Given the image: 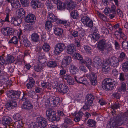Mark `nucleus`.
<instances>
[{
    "mask_svg": "<svg viewBox=\"0 0 128 128\" xmlns=\"http://www.w3.org/2000/svg\"><path fill=\"white\" fill-rule=\"evenodd\" d=\"M115 81L114 80L106 78L102 82V87L104 90H112L115 88Z\"/></svg>",
    "mask_w": 128,
    "mask_h": 128,
    "instance_id": "f257e3e1",
    "label": "nucleus"
},
{
    "mask_svg": "<svg viewBox=\"0 0 128 128\" xmlns=\"http://www.w3.org/2000/svg\"><path fill=\"white\" fill-rule=\"evenodd\" d=\"M128 119V111L125 112L120 116H117L114 119L116 121L118 126L122 125L125 123V122Z\"/></svg>",
    "mask_w": 128,
    "mask_h": 128,
    "instance_id": "f03ea898",
    "label": "nucleus"
},
{
    "mask_svg": "<svg viewBox=\"0 0 128 128\" xmlns=\"http://www.w3.org/2000/svg\"><path fill=\"white\" fill-rule=\"evenodd\" d=\"M49 100H47L45 103V105L47 106L49 105L50 102L53 103L54 107L58 106L60 104V100L59 98L56 96H52L49 98Z\"/></svg>",
    "mask_w": 128,
    "mask_h": 128,
    "instance_id": "7ed1b4c3",
    "label": "nucleus"
},
{
    "mask_svg": "<svg viewBox=\"0 0 128 128\" xmlns=\"http://www.w3.org/2000/svg\"><path fill=\"white\" fill-rule=\"evenodd\" d=\"M6 94L9 98H11L13 100H16L19 98L21 92H20L14 91L10 90L8 91Z\"/></svg>",
    "mask_w": 128,
    "mask_h": 128,
    "instance_id": "20e7f679",
    "label": "nucleus"
},
{
    "mask_svg": "<svg viewBox=\"0 0 128 128\" xmlns=\"http://www.w3.org/2000/svg\"><path fill=\"white\" fill-rule=\"evenodd\" d=\"M66 46L65 44L60 43L57 44L54 47V52L56 54L58 55L65 50Z\"/></svg>",
    "mask_w": 128,
    "mask_h": 128,
    "instance_id": "39448f33",
    "label": "nucleus"
},
{
    "mask_svg": "<svg viewBox=\"0 0 128 128\" xmlns=\"http://www.w3.org/2000/svg\"><path fill=\"white\" fill-rule=\"evenodd\" d=\"M96 73L91 72L85 75V76L90 79L92 84L95 86L97 84V76Z\"/></svg>",
    "mask_w": 128,
    "mask_h": 128,
    "instance_id": "423d86ee",
    "label": "nucleus"
},
{
    "mask_svg": "<svg viewBox=\"0 0 128 128\" xmlns=\"http://www.w3.org/2000/svg\"><path fill=\"white\" fill-rule=\"evenodd\" d=\"M21 101L24 102V104L22 106V108L23 109L30 110L32 108L33 106L30 101L26 98L23 97Z\"/></svg>",
    "mask_w": 128,
    "mask_h": 128,
    "instance_id": "0eeeda50",
    "label": "nucleus"
},
{
    "mask_svg": "<svg viewBox=\"0 0 128 128\" xmlns=\"http://www.w3.org/2000/svg\"><path fill=\"white\" fill-rule=\"evenodd\" d=\"M25 20L26 22L29 23L31 25H32L35 23L36 18L34 15L30 14L25 17Z\"/></svg>",
    "mask_w": 128,
    "mask_h": 128,
    "instance_id": "6e6552de",
    "label": "nucleus"
},
{
    "mask_svg": "<svg viewBox=\"0 0 128 128\" xmlns=\"http://www.w3.org/2000/svg\"><path fill=\"white\" fill-rule=\"evenodd\" d=\"M37 120L38 126L41 128H45L48 125L46 119L43 117H38L37 118Z\"/></svg>",
    "mask_w": 128,
    "mask_h": 128,
    "instance_id": "1a4fd4ad",
    "label": "nucleus"
},
{
    "mask_svg": "<svg viewBox=\"0 0 128 128\" xmlns=\"http://www.w3.org/2000/svg\"><path fill=\"white\" fill-rule=\"evenodd\" d=\"M58 91L61 93L64 94L66 93L69 90L68 86L64 84H61L58 86Z\"/></svg>",
    "mask_w": 128,
    "mask_h": 128,
    "instance_id": "9d476101",
    "label": "nucleus"
},
{
    "mask_svg": "<svg viewBox=\"0 0 128 128\" xmlns=\"http://www.w3.org/2000/svg\"><path fill=\"white\" fill-rule=\"evenodd\" d=\"M75 2L72 0H67L66 2V8L69 10H72L75 8Z\"/></svg>",
    "mask_w": 128,
    "mask_h": 128,
    "instance_id": "9b49d317",
    "label": "nucleus"
},
{
    "mask_svg": "<svg viewBox=\"0 0 128 128\" xmlns=\"http://www.w3.org/2000/svg\"><path fill=\"white\" fill-rule=\"evenodd\" d=\"M102 64V60L99 56H96L94 59L93 65L96 68H98Z\"/></svg>",
    "mask_w": 128,
    "mask_h": 128,
    "instance_id": "f8f14e48",
    "label": "nucleus"
},
{
    "mask_svg": "<svg viewBox=\"0 0 128 128\" xmlns=\"http://www.w3.org/2000/svg\"><path fill=\"white\" fill-rule=\"evenodd\" d=\"M71 57L70 56H66L64 58L62 61V67L65 68L70 64L72 61Z\"/></svg>",
    "mask_w": 128,
    "mask_h": 128,
    "instance_id": "ddd939ff",
    "label": "nucleus"
},
{
    "mask_svg": "<svg viewBox=\"0 0 128 128\" xmlns=\"http://www.w3.org/2000/svg\"><path fill=\"white\" fill-rule=\"evenodd\" d=\"M76 47L73 44H71L67 47V52L69 54H72L76 52Z\"/></svg>",
    "mask_w": 128,
    "mask_h": 128,
    "instance_id": "4468645a",
    "label": "nucleus"
},
{
    "mask_svg": "<svg viewBox=\"0 0 128 128\" xmlns=\"http://www.w3.org/2000/svg\"><path fill=\"white\" fill-rule=\"evenodd\" d=\"M106 40L104 39L100 40L98 44V47L99 50H104L106 47Z\"/></svg>",
    "mask_w": 128,
    "mask_h": 128,
    "instance_id": "2eb2a0df",
    "label": "nucleus"
},
{
    "mask_svg": "<svg viewBox=\"0 0 128 128\" xmlns=\"http://www.w3.org/2000/svg\"><path fill=\"white\" fill-rule=\"evenodd\" d=\"M12 122L11 118L8 116H4L2 119V123L4 126L9 125L11 124Z\"/></svg>",
    "mask_w": 128,
    "mask_h": 128,
    "instance_id": "dca6fc26",
    "label": "nucleus"
},
{
    "mask_svg": "<svg viewBox=\"0 0 128 128\" xmlns=\"http://www.w3.org/2000/svg\"><path fill=\"white\" fill-rule=\"evenodd\" d=\"M22 22V20L21 18L18 17L12 18L11 21V23L15 26H19Z\"/></svg>",
    "mask_w": 128,
    "mask_h": 128,
    "instance_id": "f3484780",
    "label": "nucleus"
},
{
    "mask_svg": "<svg viewBox=\"0 0 128 128\" xmlns=\"http://www.w3.org/2000/svg\"><path fill=\"white\" fill-rule=\"evenodd\" d=\"M75 80L78 83L86 85L88 84V82L86 80L83 78H78L76 76L74 77Z\"/></svg>",
    "mask_w": 128,
    "mask_h": 128,
    "instance_id": "a211bd4d",
    "label": "nucleus"
},
{
    "mask_svg": "<svg viewBox=\"0 0 128 128\" xmlns=\"http://www.w3.org/2000/svg\"><path fill=\"white\" fill-rule=\"evenodd\" d=\"M64 79L67 81V83L70 85H73L74 84V79L71 76L68 75H66L64 76Z\"/></svg>",
    "mask_w": 128,
    "mask_h": 128,
    "instance_id": "6ab92c4d",
    "label": "nucleus"
},
{
    "mask_svg": "<svg viewBox=\"0 0 128 128\" xmlns=\"http://www.w3.org/2000/svg\"><path fill=\"white\" fill-rule=\"evenodd\" d=\"M17 106V104L16 102H15L12 101L8 102L6 105V108L8 110L11 109Z\"/></svg>",
    "mask_w": 128,
    "mask_h": 128,
    "instance_id": "aec40b11",
    "label": "nucleus"
},
{
    "mask_svg": "<svg viewBox=\"0 0 128 128\" xmlns=\"http://www.w3.org/2000/svg\"><path fill=\"white\" fill-rule=\"evenodd\" d=\"M110 68L109 65L104 61L103 62V65L102 68V72L105 74H107L109 72L110 70Z\"/></svg>",
    "mask_w": 128,
    "mask_h": 128,
    "instance_id": "412c9836",
    "label": "nucleus"
},
{
    "mask_svg": "<svg viewBox=\"0 0 128 128\" xmlns=\"http://www.w3.org/2000/svg\"><path fill=\"white\" fill-rule=\"evenodd\" d=\"M16 13L18 15V17L21 19L25 17V11L23 8H21L17 10Z\"/></svg>",
    "mask_w": 128,
    "mask_h": 128,
    "instance_id": "4be33fe9",
    "label": "nucleus"
},
{
    "mask_svg": "<svg viewBox=\"0 0 128 128\" xmlns=\"http://www.w3.org/2000/svg\"><path fill=\"white\" fill-rule=\"evenodd\" d=\"M32 6L34 8L40 7L41 4L38 0H32L31 3Z\"/></svg>",
    "mask_w": 128,
    "mask_h": 128,
    "instance_id": "5701e85b",
    "label": "nucleus"
},
{
    "mask_svg": "<svg viewBox=\"0 0 128 128\" xmlns=\"http://www.w3.org/2000/svg\"><path fill=\"white\" fill-rule=\"evenodd\" d=\"M116 121L114 119H110L108 124L107 127L108 128H116L118 126L116 122Z\"/></svg>",
    "mask_w": 128,
    "mask_h": 128,
    "instance_id": "b1692460",
    "label": "nucleus"
},
{
    "mask_svg": "<svg viewBox=\"0 0 128 128\" xmlns=\"http://www.w3.org/2000/svg\"><path fill=\"white\" fill-rule=\"evenodd\" d=\"M48 120L52 122L59 121L60 120V117L59 116L56 117V113L51 115L50 116L47 118Z\"/></svg>",
    "mask_w": 128,
    "mask_h": 128,
    "instance_id": "393cba45",
    "label": "nucleus"
},
{
    "mask_svg": "<svg viewBox=\"0 0 128 128\" xmlns=\"http://www.w3.org/2000/svg\"><path fill=\"white\" fill-rule=\"evenodd\" d=\"M32 40L34 42H37L40 40V36L38 33L34 32L31 35Z\"/></svg>",
    "mask_w": 128,
    "mask_h": 128,
    "instance_id": "a878e982",
    "label": "nucleus"
},
{
    "mask_svg": "<svg viewBox=\"0 0 128 128\" xmlns=\"http://www.w3.org/2000/svg\"><path fill=\"white\" fill-rule=\"evenodd\" d=\"M86 98V100L85 102L88 103L92 105L94 99V96L91 94H88Z\"/></svg>",
    "mask_w": 128,
    "mask_h": 128,
    "instance_id": "bb28decb",
    "label": "nucleus"
},
{
    "mask_svg": "<svg viewBox=\"0 0 128 128\" xmlns=\"http://www.w3.org/2000/svg\"><path fill=\"white\" fill-rule=\"evenodd\" d=\"M29 80L30 82L27 84L26 86L28 89H31L35 85V82L34 80L32 78H30Z\"/></svg>",
    "mask_w": 128,
    "mask_h": 128,
    "instance_id": "cd10ccee",
    "label": "nucleus"
},
{
    "mask_svg": "<svg viewBox=\"0 0 128 128\" xmlns=\"http://www.w3.org/2000/svg\"><path fill=\"white\" fill-rule=\"evenodd\" d=\"M69 69L70 73L73 74H76L78 70L77 67L73 64L70 65Z\"/></svg>",
    "mask_w": 128,
    "mask_h": 128,
    "instance_id": "c85d7f7f",
    "label": "nucleus"
},
{
    "mask_svg": "<svg viewBox=\"0 0 128 128\" xmlns=\"http://www.w3.org/2000/svg\"><path fill=\"white\" fill-rule=\"evenodd\" d=\"M19 0H12V1L11 3L12 7L17 9L21 5Z\"/></svg>",
    "mask_w": 128,
    "mask_h": 128,
    "instance_id": "c756f323",
    "label": "nucleus"
},
{
    "mask_svg": "<svg viewBox=\"0 0 128 128\" xmlns=\"http://www.w3.org/2000/svg\"><path fill=\"white\" fill-rule=\"evenodd\" d=\"M126 86L125 83L122 82V83L121 85L118 88V91L120 92L122 94L124 93L126 91Z\"/></svg>",
    "mask_w": 128,
    "mask_h": 128,
    "instance_id": "7c9ffc66",
    "label": "nucleus"
},
{
    "mask_svg": "<svg viewBox=\"0 0 128 128\" xmlns=\"http://www.w3.org/2000/svg\"><path fill=\"white\" fill-rule=\"evenodd\" d=\"M48 21H49L52 22H56V20H58L56 18V17L52 14H49L48 16Z\"/></svg>",
    "mask_w": 128,
    "mask_h": 128,
    "instance_id": "2f4dec72",
    "label": "nucleus"
},
{
    "mask_svg": "<svg viewBox=\"0 0 128 128\" xmlns=\"http://www.w3.org/2000/svg\"><path fill=\"white\" fill-rule=\"evenodd\" d=\"M24 96L23 97H26L28 95V96H30L31 97H32L35 94V92L34 91H28V90H25L23 92Z\"/></svg>",
    "mask_w": 128,
    "mask_h": 128,
    "instance_id": "473e14b6",
    "label": "nucleus"
},
{
    "mask_svg": "<svg viewBox=\"0 0 128 128\" xmlns=\"http://www.w3.org/2000/svg\"><path fill=\"white\" fill-rule=\"evenodd\" d=\"M74 57L75 58L80 61L82 63L85 64L86 63V61H84L83 60L82 56L79 53H75L74 54Z\"/></svg>",
    "mask_w": 128,
    "mask_h": 128,
    "instance_id": "72a5a7b5",
    "label": "nucleus"
},
{
    "mask_svg": "<svg viewBox=\"0 0 128 128\" xmlns=\"http://www.w3.org/2000/svg\"><path fill=\"white\" fill-rule=\"evenodd\" d=\"M16 60L15 58L12 56L9 55L6 58V61L8 64L13 63Z\"/></svg>",
    "mask_w": 128,
    "mask_h": 128,
    "instance_id": "f704fd0d",
    "label": "nucleus"
},
{
    "mask_svg": "<svg viewBox=\"0 0 128 128\" xmlns=\"http://www.w3.org/2000/svg\"><path fill=\"white\" fill-rule=\"evenodd\" d=\"M115 57L114 56L111 57L109 58L108 59H106L104 61L106 62L108 64L110 65L111 66L113 64Z\"/></svg>",
    "mask_w": 128,
    "mask_h": 128,
    "instance_id": "c9c22d12",
    "label": "nucleus"
},
{
    "mask_svg": "<svg viewBox=\"0 0 128 128\" xmlns=\"http://www.w3.org/2000/svg\"><path fill=\"white\" fill-rule=\"evenodd\" d=\"M97 30H95L93 34L92 35V38L93 40L97 41L100 38V35L96 32L97 31Z\"/></svg>",
    "mask_w": 128,
    "mask_h": 128,
    "instance_id": "e433bc0d",
    "label": "nucleus"
},
{
    "mask_svg": "<svg viewBox=\"0 0 128 128\" xmlns=\"http://www.w3.org/2000/svg\"><path fill=\"white\" fill-rule=\"evenodd\" d=\"M18 42V39L16 36H14L11 38L9 41V44H17Z\"/></svg>",
    "mask_w": 128,
    "mask_h": 128,
    "instance_id": "4c0bfd02",
    "label": "nucleus"
},
{
    "mask_svg": "<svg viewBox=\"0 0 128 128\" xmlns=\"http://www.w3.org/2000/svg\"><path fill=\"white\" fill-rule=\"evenodd\" d=\"M56 113L51 108L48 109L46 111V115L47 118Z\"/></svg>",
    "mask_w": 128,
    "mask_h": 128,
    "instance_id": "58836bf2",
    "label": "nucleus"
},
{
    "mask_svg": "<svg viewBox=\"0 0 128 128\" xmlns=\"http://www.w3.org/2000/svg\"><path fill=\"white\" fill-rule=\"evenodd\" d=\"M54 33L56 35L60 36L62 34L63 30L62 29L56 28L54 29Z\"/></svg>",
    "mask_w": 128,
    "mask_h": 128,
    "instance_id": "ea45409f",
    "label": "nucleus"
},
{
    "mask_svg": "<svg viewBox=\"0 0 128 128\" xmlns=\"http://www.w3.org/2000/svg\"><path fill=\"white\" fill-rule=\"evenodd\" d=\"M48 66L50 68H54L57 66V64L56 62L54 61H51L47 63Z\"/></svg>",
    "mask_w": 128,
    "mask_h": 128,
    "instance_id": "a19ab883",
    "label": "nucleus"
},
{
    "mask_svg": "<svg viewBox=\"0 0 128 128\" xmlns=\"http://www.w3.org/2000/svg\"><path fill=\"white\" fill-rule=\"evenodd\" d=\"M50 48L49 45L46 43H44L42 46L43 50L46 52H48L50 50Z\"/></svg>",
    "mask_w": 128,
    "mask_h": 128,
    "instance_id": "79ce46f5",
    "label": "nucleus"
},
{
    "mask_svg": "<svg viewBox=\"0 0 128 128\" xmlns=\"http://www.w3.org/2000/svg\"><path fill=\"white\" fill-rule=\"evenodd\" d=\"M78 12L77 10H73L71 13L72 17L74 19H77L78 17Z\"/></svg>",
    "mask_w": 128,
    "mask_h": 128,
    "instance_id": "37998d69",
    "label": "nucleus"
},
{
    "mask_svg": "<svg viewBox=\"0 0 128 128\" xmlns=\"http://www.w3.org/2000/svg\"><path fill=\"white\" fill-rule=\"evenodd\" d=\"M42 86L43 88H46L47 89H51L50 84L48 82H43L42 84Z\"/></svg>",
    "mask_w": 128,
    "mask_h": 128,
    "instance_id": "c03bdc74",
    "label": "nucleus"
},
{
    "mask_svg": "<svg viewBox=\"0 0 128 128\" xmlns=\"http://www.w3.org/2000/svg\"><path fill=\"white\" fill-rule=\"evenodd\" d=\"M22 122L18 121L14 123V126L16 128H20L23 126Z\"/></svg>",
    "mask_w": 128,
    "mask_h": 128,
    "instance_id": "a18cd8bd",
    "label": "nucleus"
},
{
    "mask_svg": "<svg viewBox=\"0 0 128 128\" xmlns=\"http://www.w3.org/2000/svg\"><path fill=\"white\" fill-rule=\"evenodd\" d=\"M22 6L25 7H27L29 5V0H20Z\"/></svg>",
    "mask_w": 128,
    "mask_h": 128,
    "instance_id": "49530a36",
    "label": "nucleus"
},
{
    "mask_svg": "<svg viewBox=\"0 0 128 128\" xmlns=\"http://www.w3.org/2000/svg\"><path fill=\"white\" fill-rule=\"evenodd\" d=\"M87 122L88 125L90 127H93L96 124V122L94 120L91 119L89 120Z\"/></svg>",
    "mask_w": 128,
    "mask_h": 128,
    "instance_id": "de8ad7c7",
    "label": "nucleus"
},
{
    "mask_svg": "<svg viewBox=\"0 0 128 128\" xmlns=\"http://www.w3.org/2000/svg\"><path fill=\"white\" fill-rule=\"evenodd\" d=\"M122 46L124 49L126 50L128 49V42L126 40L124 41L122 43Z\"/></svg>",
    "mask_w": 128,
    "mask_h": 128,
    "instance_id": "09e8293b",
    "label": "nucleus"
},
{
    "mask_svg": "<svg viewBox=\"0 0 128 128\" xmlns=\"http://www.w3.org/2000/svg\"><path fill=\"white\" fill-rule=\"evenodd\" d=\"M90 19L89 18L86 16H84L82 18L81 21L82 22L85 24H87V22H88Z\"/></svg>",
    "mask_w": 128,
    "mask_h": 128,
    "instance_id": "8fccbe9b",
    "label": "nucleus"
},
{
    "mask_svg": "<svg viewBox=\"0 0 128 128\" xmlns=\"http://www.w3.org/2000/svg\"><path fill=\"white\" fill-rule=\"evenodd\" d=\"M114 60H115L114 61L113 64H112L111 66L115 68H117L119 65V61L118 59L116 58V57L115 58Z\"/></svg>",
    "mask_w": 128,
    "mask_h": 128,
    "instance_id": "3c124183",
    "label": "nucleus"
},
{
    "mask_svg": "<svg viewBox=\"0 0 128 128\" xmlns=\"http://www.w3.org/2000/svg\"><path fill=\"white\" fill-rule=\"evenodd\" d=\"M92 105L85 102V105L83 106V109L85 111L88 110H90V108Z\"/></svg>",
    "mask_w": 128,
    "mask_h": 128,
    "instance_id": "603ef678",
    "label": "nucleus"
},
{
    "mask_svg": "<svg viewBox=\"0 0 128 128\" xmlns=\"http://www.w3.org/2000/svg\"><path fill=\"white\" fill-rule=\"evenodd\" d=\"M51 22L49 21H48L46 22L45 24L46 28L48 29L49 30H51L52 27V24Z\"/></svg>",
    "mask_w": 128,
    "mask_h": 128,
    "instance_id": "864d4df0",
    "label": "nucleus"
},
{
    "mask_svg": "<svg viewBox=\"0 0 128 128\" xmlns=\"http://www.w3.org/2000/svg\"><path fill=\"white\" fill-rule=\"evenodd\" d=\"M14 29L9 28H8V30L7 33V36H10L13 35L14 34Z\"/></svg>",
    "mask_w": 128,
    "mask_h": 128,
    "instance_id": "5fc2aeb1",
    "label": "nucleus"
},
{
    "mask_svg": "<svg viewBox=\"0 0 128 128\" xmlns=\"http://www.w3.org/2000/svg\"><path fill=\"white\" fill-rule=\"evenodd\" d=\"M98 14L99 17L103 20L106 21L107 20L106 17L104 14L98 12Z\"/></svg>",
    "mask_w": 128,
    "mask_h": 128,
    "instance_id": "6e6d98bb",
    "label": "nucleus"
},
{
    "mask_svg": "<svg viewBox=\"0 0 128 128\" xmlns=\"http://www.w3.org/2000/svg\"><path fill=\"white\" fill-rule=\"evenodd\" d=\"M121 105L119 104H115L112 106L111 108L114 110H117L120 107Z\"/></svg>",
    "mask_w": 128,
    "mask_h": 128,
    "instance_id": "4d7b16f0",
    "label": "nucleus"
},
{
    "mask_svg": "<svg viewBox=\"0 0 128 128\" xmlns=\"http://www.w3.org/2000/svg\"><path fill=\"white\" fill-rule=\"evenodd\" d=\"M38 61L43 66L45 63L46 60L45 57L41 58V59H38Z\"/></svg>",
    "mask_w": 128,
    "mask_h": 128,
    "instance_id": "13d9d810",
    "label": "nucleus"
},
{
    "mask_svg": "<svg viewBox=\"0 0 128 128\" xmlns=\"http://www.w3.org/2000/svg\"><path fill=\"white\" fill-rule=\"evenodd\" d=\"M8 28H2L1 30V32L4 35L7 36Z\"/></svg>",
    "mask_w": 128,
    "mask_h": 128,
    "instance_id": "bf43d9fd",
    "label": "nucleus"
},
{
    "mask_svg": "<svg viewBox=\"0 0 128 128\" xmlns=\"http://www.w3.org/2000/svg\"><path fill=\"white\" fill-rule=\"evenodd\" d=\"M38 59H41V58L45 57L44 54L43 52L41 51H39L38 52Z\"/></svg>",
    "mask_w": 128,
    "mask_h": 128,
    "instance_id": "052dcab7",
    "label": "nucleus"
},
{
    "mask_svg": "<svg viewBox=\"0 0 128 128\" xmlns=\"http://www.w3.org/2000/svg\"><path fill=\"white\" fill-rule=\"evenodd\" d=\"M75 116L79 117L82 118V117L84 115L83 113L81 111H79L78 112L75 113Z\"/></svg>",
    "mask_w": 128,
    "mask_h": 128,
    "instance_id": "680f3d73",
    "label": "nucleus"
},
{
    "mask_svg": "<svg viewBox=\"0 0 128 128\" xmlns=\"http://www.w3.org/2000/svg\"><path fill=\"white\" fill-rule=\"evenodd\" d=\"M85 52L88 53H90L91 52V50L90 48L88 46H86L84 47Z\"/></svg>",
    "mask_w": 128,
    "mask_h": 128,
    "instance_id": "e2e57ef3",
    "label": "nucleus"
},
{
    "mask_svg": "<svg viewBox=\"0 0 128 128\" xmlns=\"http://www.w3.org/2000/svg\"><path fill=\"white\" fill-rule=\"evenodd\" d=\"M67 22L66 21H63L60 20H56V23L58 24H63L66 25L67 24Z\"/></svg>",
    "mask_w": 128,
    "mask_h": 128,
    "instance_id": "0e129e2a",
    "label": "nucleus"
},
{
    "mask_svg": "<svg viewBox=\"0 0 128 128\" xmlns=\"http://www.w3.org/2000/svg\"><path fill=\"white\" fill-rule=\"evenodd\" d=\"M42 67L39 66L38 65L34 66V70L38 72H39L41 70Z\"/></svg>",
    "mask_w": 128,
    "mask_h": 128,
    "instance_id": "69168bd1",
    "label": "nucleus"
},
{
    "mask_svg": "<svg viewBox=\"0 0 128 128\" xmlns=\"http://www.w3.org/2000/svg\"><path fill=\"white\" fill-rule=\"evenodd\" d=\"M125 74L123 73H121L120 74V80L122 81H124L125 80L124 77Z\"/></svg>",
    "mask_w": 128,
    "mask_h": 128,
    "instance_id": "338daca9",
    "label": "nucleus"
},
{
    "mask_svg": "<svg viewBox=\"0 0 128 128\" xmlns=\"http://www.w3.org/2000/svg\"><path fill=\"white\" fill-rule=\"evenodd\" d=\"M29 128H36L37 126L35 122H32L28 125Z\"/></svg>",
    "mask_w": 128,
    "mask_h": 128,
    "instance_id": "774afa93",
    "label": "nucleus"
}]
</instances>
